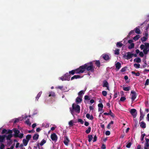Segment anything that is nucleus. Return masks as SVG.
Here are the masks:
<instances>
[{
    "mask_svg": "<svg viewBox=\"0 0 149 149\" xmlns=\"http://www.w3.org/2000/svg\"><path fill=\"white\" fill-rule=\"evenodd\" d=\"M80 68L81 73L84 72L86 70L89 71L88 74L90 75L89 72H93L94 70V67L93 62H90L89 63H87L84 65L80 66Z\"/></svg>",
    "mask_w": 149,
    "mask_h": 149,
    "instance_id": "1",
    "label": "nucleus"
},
{
    "mask_svg": "<svg viewBox=\"0 0 149 149\" xmlns=\"http://www.w3.org/2000/svg\"><path fill=\"white\" fill-rule=\"evenodd\" d=\"M70 112L74 116L75 113L74 111L77 113H79L80 112V107L78 105H76L74 103L72 104V107L70 108Z\"/></svg>",
    "mask_w": 149,
    "mask_h": 149,
    "instance_id": "2",
    "label": "nucleus"
},
{
    "mask_svg": "<svg viewBox=\"0 0 149 149\" xmlns=\"http://www.w3.org/2000/svg\"><path fill=\"white\" fill-rule=\"evenodd\" d=\"M144 45L142 44L140 46L141 50L143 49V51L145 54H147L149 52V43L145 42Z\"/></svg>",
    "mask_w": 149,
    "mask_h": 149,
    "instance_id": "3",
    "label": "nucleus"
},
{
    "mask_svg": "<svg viewBox=\"0 0 149 149\" xmlns=\"http://www.w3.org/2000/svg\"><path fill=\"white\" fill-rule=\"evenodd\" d=\"M69 74H71L73 75L75 73L76 74H80L81 73L80 67L74 70H72L71 71L69 72Z\"/></svg>",
    "mask_w": 149,
    "mask_h": 149,
    "instance_id": "4",
    "label": "nucleus"
},
{
    "mask_svg": "<svg viewBox=\"0 0 149 149\" xmlns=\"http://www.w3.org/2000/svg\"><path fill=\"white\" fill-rule=\"evenodd\" d=\"M126 54H127V55L126 54H124L123 56V57L127 60H129L133 56V54H132L130 52H127Z\"/></svg>",
    "mask_w": 149,
    "mask_h": 149,
    "instance_id": "5",
    "label": "nucleus"
},
{
    "mask_svg": "<svg viewBox=\"0 0 149 149\" xmlns=\"http://www.w3.org/2000/svg\"><path fill=\"white\" fill-rule=\"evenodd\" d=\"M102 58L106 61L109 60L111 58L110 57L108 54H103L102 55Z\"/></svg>",
    "mask_w": 149,
    "mask_h": 149,
    "instance_id": "6",
    "label": "nucleus"
},
{
    "mask_svg": "<svg viewBox=\"0 0 149 149\" xmlns=\"http://www.w3.org/2000/svg\"><path fill=\"white\" fill-rule=\"evenodd\" d=\"M130 112L133 116L134 118H135L136 116L137 112L136 109H131L130 111Z\"/></svg>",
    "mask_w": 149,
    "mask_h": 149,
    "instance_id": "7",
    "label": "nucleus"
},
{
    "mask_svg": "<svg viewBox=\"0 0 149 149\" xmlns=\"http://www.w3.org/2000/svg\"><path fill=\"white\" fill-rule=\"evenodd\" d=\"M131 93L132 94L131 99L132 101L133 102L135 100L136 97V93L133 91H132Z\"/></svg>",
    "mask_w": 149,
    "mask_h": 149,
    "instance_id": "8",
    "label": "nucleus"
},
{
    "mask_svg": "<svg viewBox=\"0 0 149 149\" xmlns=\"http://www.w3.org/2000/svg\"><path fill=\"white\" fill-rule=\"evenodd\" d=\"M13 131L12 130H7L6 129H3L2 131L1 134H8L9 133H12Z\"/></svg>",
    "mask_w": 149,
    "mask_h": 149,
    "instance_id": "9",
    "label": "nucleus"
},
{
    "mask_svg": "<svg viewBox=\"0 0 149 149\" xmlns=\"http://www.w3.org/2000/svg\"><path fill=\"white\" fill-rule=\"evenodd\" d=\"M51 138L52 141H56L57 140L58 137L55 133H53L51 135Z\"/></svg>",
    "mask_w": 149,
    "mask_h": 149,
    "instance_id": "10",
    "label": "nucleus"
},
{
    "mask_svg": "<svg viewBox=\"0 0 149 149\" xmlns=\"http://www.w3.org/2000/svg\"><path fill=\"white\" fill-rule=\"evenodd\" d=\"M8 134H9L8 135H4L5 136V138H6V140L10 141V142L11 143L12 141L11 140V139L13 136V135L12 133H9Z\"/></svg>",
    "mask_w": 149,
    "mask_h": 149,
    "instance_id": "11",
    "label": "nucleus"
},
{
    "mask_svg": "<svg viewBox=\"0 0 149 149\" xmlns=\"http://www.w3.org/2000/svg\"><path fill=\"white\" fill-rule=\"evenodd\" d=\"M70 140L67 136H65L64 137V140L63 143L66 146L68 145V143L69 142Z\"/></svg>",
    "mask_w": 149,
    "mask_h": 149,
    "instance_id": "12",
    "label": "nucleus"
},
{
    "mask_svg": "<svg viewBox=\"0 0 149 149\" xmlns=\"http://www.w3.org/2000/svg\"><path fill=\"white\" fill-rule=\"evenodd\" d=\"M64 76L65 79V80L69 81L70 80V74L68 73H67L64 75Z\"/></svg>",
    "mask_w": 149,
    "mask_h": 149,
    "instance_id": "13",
    "label": "nucleus"
},
{
    "mask_svg": "<svg viewBox=\"0 0 149 149\" xmlns=\"http://www.w3.org/2000/svg\"><path fill=\"white\" fill-rule=\"evenodd\" d=\"M115 66L116 67V70H118L121 67V64L119 62H117L115 64Z\"/></svg>",
    "mask_w": 149,
    "mask_h": 149,
    "instance_id": "14",
    "label": "nucleus"
},
{
    "mask_svg": "<svg viewBox=\"0 0 149 149\" xmlns=\"http://www.w3.org/2000/svg\"><path fill=\"white\" fill-rule=\"evenodd\" d=\"M13 131L15 133L14 135V136L15 137H17V136H18V134L20 132L19 131V130H17L16 129H14Z\"/></svg>",
    "mask_w": 149,
    "mask_h": 149,
    "instance_id": "15",
    "label": "nucleus"
},
{
    "mask_svg": "<svg viewBox=\"0 0 149 149\" xmlns=\"http://www.w3.org/2000/svg\"><path fill=\"white\" fill-rule=\"evenodd\" d=\"M82 96H79L76 98V102L77 104L81 102L82 99Z\"/></svg>",
    "mask_w": 149,
    "mask_h": 149,
    "instance_id": "16",
    "label": "nucleus"
},
{
    "mask_svg": "<svg viewBox=\"0 0 149 149\" xmlns=\"http://www.w3.org/2000/svg\"><path fill=\"white\" fill-rule=\"evenodd\" d=\"M5 136L4 135H0V142H3V141H5Z\"/></svg>",
    "mask_w": 149,
    "mask_h": 149,
    "instance_id": "17",
    "label": "nucleus"
},
{
    "mask_svg": "<svg viewBox=\"0 0 149 149\" xmlns=\"http://www.w3.org/2000/svg\"><path fill=\"white\" fill-rule=\"evenodd\" d=\"M82 77H81V76L79 75H75L71 78V80H72L74 79L80 78Z\"/></svg>",
    "mask_w": 149,
    "mask_h": 149,
    "instance_id": "18",
    "label": "nucleus"
},
{
    "mask_svg": "<svg viewBox=\"0 0 149 149\" xmlns=\"http://www.w3.org/2000/svg\"><path fill=\"white\" fill-rule=\"evenodd\" d=\"M109 86V84L106 80H104L103 81V84L102 86L104 87H107Z\"/></svg>",
    "mask_w": 149,
    "mask_h": 149,
    "instance_id": "19",
    "label": "nucleus"
},
{
    "mask_svg": "<svg viewBox=\"0 0 149 149\" xmlns=\"http://www.w3.org/2000/svg\"><path fill=\"white\" fill-rule=\"evenodd\" d=\"M42 93V91H40L37 95L36 97V100L37 101H38L39 98L41 96V95Z\"/></svg>",
    "mask_w": 149,
    "mask_h": 149,
    "instance_id": "20",
    "label": "nucleus"
},
{
    "mask_svg": "<svg viewBox=\"0 0 149 149\" xmlns=\"http://www.w3.org/2000/svg\"><path fill=\"white\" fill-rule=\"evenodd\" d=\"M39 135L38 134H34L33 138L34 140H37L39 137Z\"/></svg>",
    "mask_w": 149,
    "mask_h": 149,
    "instance_id": "21",
    "label": "nucleus"
},
{
    "mask_svg": "<svg viewBox=\"0 0 149 149\" xmlns=\"http://www.w3.org/2000/svg\"><path fill=\"white\" fill-rule=\"evenodd\" d=\"M134 61L137 63H140L141 62V59L139 57L136 58L134 60Z\"/></svg>",
    "mask_w": 149,
    "mask_h": 149,
    "instance_id": "22",
    "label": "nucleus"
},
{
    "mask_svg": "<svg viewBox=\"0 0 149 149\" xmlns=\"http://www.w3.org/2000/svg\"><path fill=\"white\" fill-rule=\"evenodd\" d=\"M135 30V32L136 33L138 34L141 33V31L140 29L138 27H136L134 29Z\"/></svg>",
    "mask_w": 149,
    "mask_h": 149,
    "instance_id": "23",
    "label": "nucleus"
},
{
    "mask_svg": "<svg viewBox=\"0 0 149 149\" xmlns=\"http://www.w3.org/2000/svg\"><path fill=\"white\" fill-rule=\"evenodd\" d=\"M140 126L142 128H145L146 127V123L143 122H142L140 123Z\"/></svg>",
    "mask_w": 149,
    "mask_h": 149,
    "instance_id": "24",
    "label": "nucleus"
},
{
    "mask_svg": "<svg viewBox=\"0 0 149 149\" xmlns=\"http://www.w3.org/2000/svg\"><path fill=\"white\" fill-rule=\"evenodd\" d=\"M49 97H55V94L54 92L52 91L49 92Z\"/></svg>",
    "mask_w": 149,
    "mask_h": 149,
    "instance_id": "25",
    "label": "nucleus"
},
{
    "mask_svg": "<svg viewBox=\"0 0 149 149\" xmlns=\"http://www.w3.org/2000/svg\"><path fill=\"white\" fill-rule=\"evenodd\" d=\"M116 45L117 47H121L123 45V44L120 42H117Z\"/></svg>",
    "mask_w": 149,
    "mask_h": 149,
    "instance_id": "26",
    "label": "nucleus"
},
{
    "mask_svg": "<svg viewBox=\"0 0 149 149\" xmlns=\"http://www.w3.org/2000/svg\"><path fill=\"white\" fill-rule=\"evenodd\" d=\"M88 141L89 142H90L93 138V136L91 135H88Z\"/></svg>",
    "mask_w": 149,
    "mask_h": 149,
    "instance_id": "27",
    "label": "nucleus"
},
{
    "mask_svg": "<svg viewBox=\"0 0 149 149\" xmlns=\"http://www.w3.org/2000/svg\"><path fill=\"white\" fill-rule=\"evenodd\" d=\"M28 141H27L25 139H23V143L24 144V145L25 146H27L28 143Z\"/></svg>",
    "mask_w": 149,
    "mask_h": 149,
    "instance_id": "28",
    "label": "nucleus"
},
{
    "mask_svg": "<svg viewBox=\"0 0 149 149\" xmlns=\"http://www.w3.org/2000/svg\"><path fill=\"white\" fill-rule=\"evenodd\" d=\"M123 90L125 91H128L130 90V86H128L127 87H123Z\"/></svg>",
    "mask_w": 149,
    "mask_h": 149,
    "instance_id": "29",
    "label": "nucleus"
},
{
    "mask_svg": "<svg viewBox=\"0 0 149 149\" xmlns=\"http://www.w3.org/2000/svg\"><path fill=\"white\" fill-rule=\"evenodd\" d=\"M134 44L133 43H131L130 45L128 46V48L129 49H131L134 48Z\"/></svg>",
    "mask_w": 149,
    "mask_h": 149,
    "instance_id": "30",
    "label": "nucleus"
},
{
    "mask_svg": "<svg viewBox=\"0 0 149 149\" xmlns=\"http://www.w3.org/2000/svg\"><path fill=\"white\" fill-rule=\"evenodd\" d=\"M120 49H117L114 51V54L116 55H118L119 54Z\"/></svg>",
    "mask_w": 149,
    "mask_h": 149,
    "instance_id": "31",
    "label": "nucleus"
},
{
    "mask_svg": "<svg viewBox=\"0 0 149 149\" xmlns=\"http://www.w3.org/2000/svg\"><path fill=\"white\" fill-rule=\"evenodd\" d=\"M100 62L99 60L96 61L95 64L97 67H99L100 66Z\"/></svg>",
    "mask_w": 149,
    "mask_h": 149,
    "instance_id": "32",
    "label": "nucleus"
},
{
    "mask_svg": "<svg viewBox=\"0 0 149 149\" xmlns=\"http://www.w3.org/2000/svg\"><path fill=\"white\" fill-rule=\"evenodd\" d=\"M46 141L45 140V139H43L41 141V142L40 143V145L41 146H42L45 143H46Z\"/></svg>",
    "mask_w": 149,
    "mask_h": 149,
    "instance_id": "33",
    "label": "nucleus"
},
{
    "mask_svg": "<svg viewBox=\"0 0 149 149\" xmlns=\"http://www.w3.org/2000/svg\"><path fill=\"white\" fill-rule=\"evenodd\" d=\"M140 38L139 35H136L134 37L133 39L135 41L138 40Z\"/></svg>",
    "mask_w": 149,
    "mask_h": 149,
    "instance_id": "34",
    "label": "nucleus"
},
{
    "mask_svg": "<svg viewBox=\"0 0 149 149\" xmlns=\"http://www.w3.org/2000/svg\"><path fill=\"white\" fill-rule=\"evenodd\" d=\"M31 136L30 134H28L26 136V140L29 141L30 139L31 138Z\"/></svg>",
    "mask_w": 149,
    "mask_h": 149,
    "instance_id": "35",
    "label": "nucleus"
},
{
    "mask_svg": "<svg viewBox=\"0 0 149 149\" xmlns=\"http://www.w3.org/2000/svg\"><path fill=\"white\" fill-rule=\"evenodd\" d=\"M91 127H89L88 128V129H87L86 130V132H85L87 134H88L91 131Z\"/></svg>",
    "mask_w": 149,
    "mask_h": 149,
    "instance_id": "36",
    "label": "nucleus"
},
{
    "mask_svg": "<svg viewBox=\"0 0 149 149\" xmlns=\"http://www.w3.org/2000/svg\"><path fill=\"white\" fill-rule=\"evenodd\" d=\"M140 64L135 63L134 64V67L136 68H140Z\"/></svg>",
    "mask_w": 149,
    "mask_h": 149,
    "instance_id": "37",
    "label": "nucleus"
},
{
    "mask_svg": "<svg viewBox=\"0 0 149 149\" xmlns=\"http://www.w3.org/2000/svg\"><path fill=\"white\" fill-rule=\"evenodd\" d=\"M147 39V38L145 36L141 38V41L143 42H145L146 41Z\"/></svg>",
    "mask_w": 149,
    "mask_h": 149,
    "instance_id": "38",
    "label": "nucleus"
},
{
    "mask_svg": "<svg viewBox=\"0 0 149 149\" xmlns=\"http://www.w3.org/2000/svg\"><path fill=\"white\" fill-rule=\"evenodd\" d=\"M69 125L70 127H72L73 126L74 124L73 123V121L72 120H71L69 122Z\"/></svg>",
    "mask_w": 149,
    "mask_h": 149,
    "instance_id": "39",
    "label": "nucleus"
},
{
    "mask_svg": "<svg viewBox=\"0 0 149 149\" xmlns=\"http://www.w3.org/2000/svg\"><path fill=\"white\" fill-rule=\"evenodd\" d=\"M127 68V67H125L122 68L120 70V72H124L125 71L126 69Z\"/></svg>",
    "mask_w": 149,
    "mask_h": 149,
    "instance_id": "40",
    "label": "nucleus"
},
{
    "mask_svg": "<svg viewBox=\"0 0 149 149\" xmlns=\"http://www.w3.org/2000/svg\"><path fill=\"white\" fill-rule=\"evenodd\" d=\"M140 120H141L143 118L144 115L143 114V113L142 112H141V113H140Z\"/></svg>",
    "mask_w": 149,
    "mask_h": 149,
    "instance_id": "41",
    "label": "nucleus"
},
{
    "mask_svg": "<svg viewBox=\"0 0 149 149\" xmlns=\"http://www.w3.org/2000/svg\"><path fill=\"white\" fill-rule=\"evenodd\" d=\"M26 123L29 126H30L31 125V123L30 122L29 119H28L25 121Z\"/></svg>",
    "mask_w": 149,
    "mask_h": 149,
    "instance_id": "42",
    "label": "nucleus"
},
{
    "mask_svg": "<svg viewBox=\"0 0 149 149\" xmlns=\"http://www.w3.org/2000/svg\"><path fill=\"white\" fill-rule=\"evenodd\" d=\"M24 134L23 133H21L20 134H19L17 137H19L20 139L22 138L23 137Z\"/></svg>",
    "mask_w": 149,
    "mask_h": 149,
    "instance_id": "43",
    "label": "nucleus"
},
{
    "mask_svg": "<svg viewBox=\"0 0 149 149\" xmlns=\"http://www.w3.org/2000/svg\"><path fill=\"white\" fill-rule=\"evenodd\" d=\"M84 93V91H81L78 93V95L79 96H81V95Z\"/></svg>",
    "mask_w": 149,
    "mask_h": 149,
    "instance_id": "44",
    "label": "nucleus"
},
{
    "mask_svg": "<svg viewBox=\"0 0 149 149\" xmlns=\"http://www.w3.org/2000/svg\"><path fill=\"white\" fill-rule=\"evenodd\" d=\"M102 93L104 96H106L107 95V93L106 91H103L102 92Z\"/></svg>",
    "mask_w": 149,
    "mask_h": 149,
    "instance_id": "45",
    "label": "nucleus"
},
{
    "mask_svg": "<svg viewBox=\"0 0 149 149\" xmlns=\"http://www.w3.org/2000/svg\"><path fill=\"white\" fill-rule=\"evenodd\" d=\"M146 136L145 134H143L141 135V141H143V140L144 137Z\"/></svg>",
    "mask_w": 149,
    "mask_h": 149,
    "instance_id": "46",
    "label": "nucleus"
},
{
    "mask_svg": "<svg viewBox=\"0 0 149 149\" xmlns=\"http://www.w3.org/2000/svg\"><path fill=\"white\" fill-rule=\"evenodd\" d=\"M149 84V79H146V82L144 84L145 86H146L148 85Z\"/></svg>",
    "mask_w": 149,
    "mask_h": 149,
    "instance_id": "47",
    "label": "nucleus"
},
{
    "mask_svg": "<svg viewBox=\"0 0 149 149\" xmlns=\"http://www.w3.org/2000/svg\"><path fill=\"white\" fill-rule=\"evenodd\" d=\"M78 122L80 123L81 124H83L84 123V121L81 119H78Z\"/></svg>",
    "mask_w": 149,
    "mask_h": 149,
    "instance_id": "48",
    "label": "nucleus"
},
{
    "mask_svg": "<svg viewBox=\"0 0 149 149\" xmlns=\"http://www.w3.org/2000/svg\"><path fill=\"white\" fill-rule=\"evenodd\" d=\"M132 145V143L131 142L128 143L126 145V147L127 148H129Z\"/></svg>",
    "mask_w": 149,
    "mask_h": 149,
    "instance_id": "49",
    "label": "nucleus"
},
{
    "mask_svg": "<svg viewBox=\"0 0 149 149\" xmlns=\"http://www.w3.org/2000/svg\"><path fill=\"white\" fill-rule=\"evenodd\" d=\"M98 108H103V105L102 104V103H99L98 104Z\"/></svg>",
    "mask_w": 149,
    "mask_h": 149,
    "instance_id": "50",
    "label": "nucleus"
},
{
    "mask_svg": "<svg viewBox=\"0 0 149 149\" xmlns=\"http://www.w3.org/2000/svg\"><path fill=\"white\" fill-rule=\"evenodd\" d=\"M97 137L96 135H95L94 136V137L93 142H95L97 140Z\"/></svg>",
    "mask_w": 149,
    "mask_h": 149,
    "instance_id": "51",
    "label": "nucleus"
},
{
    "mask_svg": "<svg viewBox=\"0 0 149 149\" xmlns=\"http://www.w3.org/2000/svg\"><path fill=\"white\" fill-rule=\"evenodd\" d=\"M126 100V98L124 97H122L120 98V101H124Z\"/></svg>",
    "mask_w": 149,
    "mask_h": 149,
    "instance_id": "52",
    "label": "nucleus"
},
{
    "mask_svg": "<svg viewBox=\"0 0 149 149\" xmlns=\"http://www.w3.org/2000/svg\"><path fill=\"white\" fill-rule=\"evenodd\" d=\"M59 79H60L62 80V81L65 80V77H64V76H62L61 77H60L59 78Z\"/></svg>",
    "mask_w": 149,
    "mask_h": 149,
    "instance_id": "53",
    "label": "nucleus"
},
{
    "mask_svg": "<svg viewBox=\"0 0 149 149\" xmlns=\"http://www.w3.org/2000/svg\"><path fill=\"white\" fill-rule=\"evenodd\" d=\"M139 55L141 57H143L144 56V54L142 52H141L139 53Z\"/></svg>",
    "mask_w": 149,
    "mask_h": 149,
    "instance_id": "54",
    "label": "nucleus"
},
{
    "mask_svg": "<svg viewBox=\"0 0 149 149\" xmlns=\"http://www.w3.org/2000/svg\"><path fill=\"white\" fill-rule=\"evenodd\" d=\"M84 99L85 100H90V98H89V97L88 95H85V96Z\"/></svg>",
    "mask_w": 149,
    "mask_h": 149,
    "instance_id": "55",
    "label": "nucleus"
},
{
    "mask_svg": "<svg viewBox=\"0 0 149 149\" xmlns=\"http://www.w3.org/2000/svg\"><path fill=\"white\" fill-rule=\"evenodd\" d=\"M110 134V132L109 131H107L105 132V134L106 135H109Z\"/></svg>",
    "mask_w": 149,
    "mask_h": 149,
    "instance_id": "56",
    "label": "nucleus"
},
{
    "mask_svg": "<svg viewBox=\"0 0 149 149\" xmlns=\"http://www.w3.org/2000/svg\"><path fill=\"white\" fill-rule=\"evenodd\" d=\"M101 148L102 149H106V147L105 145L104 144H102Z\"/></svg>",
    "mask_w": 149,
    "mask_h": 149,
    "instance_id": "57",
    "label": "nucleus"
},
{
    "mask_svg": "<svg viewBox=\"0 0 149 149\" xmlns=\"http://www.w3.org/2000/svg\"><path fill=\"white\" fill-rule=\"evenodd\" d=\"M134 33V30L131 31L129 33L128 36H130Z\"/></svg>",
    "mask_w": 149,
    "mask_h": 149,
    "instance_id": "58",
    "label": "nucleus"
},
{
    "mask_svg": "<svg viewBox=\"0 0 149 149\" xmlns=\"http://www.w3.org/2000/svg\"><path fill=\"white\" fill-rule=\"evenodd\" d=\"M4 145L3 144H1L0 147V149H3L4 148Z\"/></svg>",
    "mask_w": 149,
    "mask_h": 149,
    "instance_id": "59",
    "label": "nucleus"
},
{
    "mask_svg": "<svg viewBox=\"0 0 149 149\" xmlns=\"http://www.w3.org/2000/svg\"><path fill=\"white\" fill-rule=\"evenodd\" d=\"M19 121V119L18 118H16L15 119V120L14 121V123H15L17 122H18Z\"/></svg>",
    "mask_w": 149,
    "mask_h": 149,
    "instance_id": "60",
    "label": "nucleus"
},
{
    "mask_svg": "<svg viewBox=\"0 0 149 149\" xmlns=\"http://www.w3.org/2000/svg\"><path fill=\"white\" fill-rule=\"evenodd\" d=\"M117 96H118V94H117V93H115L114 95L113 98L115 99V98H116L117 97Z\"/></svg>",
    "mask_w": 149,
    "mask_h": 149,
    "instance_id": "61",
    "label": "nucleus"
},
{
    "mask_svg": "<svg viewBox=\"0 0 149 149\" xmlns=\"http://www.w3.org/2000/svg\"><path fill=\"white\" fill-rule=\"evenodd\" d=\"M84 125L86 126H87L89 125V123L88 122L85 121V122Z\"/></svg>",
    "mask_w": 149,
    "mask_h": 149,
    "instance_id": "62",
    "label": "nucleus"
},
{
    "mask_svg": "<svg viewBox=\"0 0 149 149\" xmlns=\"http://www.w3.org/2000/svg\"><path fill=\"white\" fill-rule=\"evenodd\" d=\"M141 145H139L137 146V149H141Z\"/></svg>",
    "mask_w": 149,
    "mask_h": 149,
    "instance_id": "63",
    "label": "nucleus"
},
{
    "mask_svg": "<svg viewBox=\"0 0 149 149\" xmlns=\"http://www.w3.org/2000/svg\"><path fill=\"white\" fill-rule=\"evenodd\" d=\"M14 146V145H13L11 146L10 148H8L7 149H13Z\"/></svg>",
    "mask_w": 149,
    "mask_h": 149,
    "instance_id": "64",
    "label": "nucleus"
}]
</instances>
